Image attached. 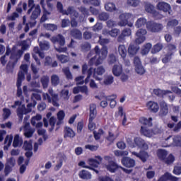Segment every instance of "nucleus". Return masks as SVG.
I'll use <instances>...</instances> for the list:
<instances>
[{
    "label": "nucleus",
    "mask_w": 181,
    "mask_h": 181,
    "mask_svg": "<svg viewBox=\"0 0 181 181\" xmlns=\"http://www.w3.org/2000/svg\"><path fill=\"white\" fill-rule=\"evenodd\" d=\"M94 52L96 56H94L89 60L88 64L90 66H100V64H103V62L107 59V55L108 54L107 47L103 46L100 49V47L96 45L94 48Z\"/></svg>",
    "instance_id": "1"
},
{
    "label": "nucleus",
    "mask_w": 181,
    "mask_h": 181,
    "mask_svg": "<svg viewBox=\"0 0 181 181\" xmlns=\"http://www.w3.org/2000/svg\"><path fill=\"white\" fill-rule=\"evenodd\" d=\"M17 108V115L18 117L19 121L22 122V119H23V115H26V114H29V112H32V107H33V104L29 103L27 105V108L25 105H22V102L17 100L15 101L14 105H11V108Z\"/></svg>",
    "instance_id": "2"
},
{
    "label": "nucleus",
    "mask_w": 181,
    "mask_h": 181,
    "mask_svg": "<svg viewBox=\"0 0 181 181\" xmlns=\"http://www.w3.org/2000/svg\"><path fill=\"white\" fill-rule=\"evenodd\" d=\"M28 74V65L26 64H22L20 66V71L18 74V78H17V97H21L22 96V88H21V86H22V82L23 80H25V75Z\"/></svg>",
    "instance_id": "3"
},
{
    "label": "nucleus",
    "mask_w": 181,
    "mask_h": 181,
    "mask_svg": "<svg viewBox=\"0 0 181 181\" xmlns=\"http://www.w3.org/2000/svg\"><path fill=\"white\" fill-rule=\"evenodd\" d=\"M28 8H30L27 12L28 15H30V19L31 21H36L40 13H42V10L40 9V6L39 4L35 5L34 0H28Z\"/></svg>",
    "instance_id": "4"
},
{
    "label": "nucleus",
    "mask_w": 181,
    "mask_h": 181,
    "mask_svg": "<svg viewBox=\"0 0 181 181\" xmlns=\"http://www.w3.org/2000/svg\"><path fill=\"white\" fill-rule=\"evenodd\" d=\"M50 40L54 45H56V43H59V47L54 46L56 52H57L58 53H66V52H67V47H63V46L66 45V39L63 35H62V34H59L56 36L51 37Z\"/></svg>",
    "instance_id": "5"
},
{
    "label": "nucleus",
    "mask_w": 181,
    "mask_h": 181,
    "mask_svg": "<svg viewBox=\"0 0 181 181\" xmlns=\"http://www.w3.org/2000/svg\"><path fill=\"white\" fill-rule=\"evenodd\" d=\"M169 152L165 149H158L157 151V156L160 160H162L166 165H172L175 162V156L173 154H170Z\"/></svg>",
    "instance_id": "6"
},
{
    "label": "nucleus",
    "mask_w": 181,
    "mask_h": 181,
    "mask_svg": "<svg viewBox=\"0 0 181 181\" xmlns=\"http://www.w3.org/2000/svg\"><path fill=\"white\" fill-rule=\"evenodd\" d=\"M146 29L148 32H152V33H159L163 30V25L154 21H148L146 23Z\"/></svg>",
    "instance_id": "7"
},
{
    "label": "nucleus",
    "mask_w": 181,
    "mask_h": 181,
    "mask_svg": "<svg viewBox=\"0 0 181 181\" xmlns=\"http://www.w3.org/2000/svg\"><path fill=\"white\" fill-rule=\"evenodd\" d=\"M160 130H159L157 127H155L153 130H151L146 127H141V133L144 135V136H148L151 138V136H153L155 134L160 133Z\"/></svg>",
    "instance_id": "8"
},
{
    "label": "nucleus",
    "mask_w": 181,
    "mask_h": 181,
    "mask_svg": "<svg viewBox=\"0 0 181 181\" xmlns=\"http://www.w3.org/2000/svg\"><path fill=\"white\" fill-rule=\"evenodd\" d=\"M23 129L25 138H32V136H33V134H35L36 131L35 128H32V127H30V123L29 122H24Z\"/></svg>",
    "instance_id": "9"
},
{
    "label": "nucleus",
    "mask_w": 181,
    "mask_h": 181,
    "mask_svg": "<svg viewBox=\"0 0 181 181\" xmlns=\"http://www.w3.org/2000/svg\"><path fill=\"white\" fill-rule=\"evenodd\" d=\"M132 18V14L129 13H124L119 16L120 21L117 23L119 26H127L128 25V19Z\"/></svg>",
    "instance_id": "10"
},
{
    "label": "nucleus",
    "mask_w": 181,
    "mask_h": 181,
    "mask_svg": "<svg viewBox=\"0 0 181 181\" xmlns=\"http://www.w3.org/2000/svg\"><path fill=\"white\" fill-rule=\"evenodd\" d=\"M32 91H34V93L31 94V100H33V103L31 104H33L32 107H35L36 104H37V102L35 100H37V101H40V100H42L40 94H42V91L40 89H33Z\"/></svg>",
    "instance_id": "11"
},
{
    "label": "nucleus",
    "mask_w": 181,
    "mask_h": 181,
    "mask_svg": "<svg viewBox=\"0 0 181 181\" xmlns=\"http://www.w3.org/2000/svg\"><path fill=\"white\" fill-rule=\"evenodd\" d=\"M48 93L49 95H51V104L54 105V107H59V94L54 93L53 88H49Z\"/></svg>",
    "instance_id": "12"
},
{
    "label": "nucleus",
    "mask_w": 181,
    "mask_h": 181,
    "mask_svg": "<svg viewBox=\"0 0 181 181\" xmlns=\"http://www.w3.org/2000/svg\"><path fill=\"white\" fill-rule=\"evenodd\" d=\"M93 78L95 80H98V81H101L103 78L98 77V76H103L105 73V68L103 66H100L97 67L96 69H93Z\"/></svg>",
    "instance_id": "13"
},
{
    "label": "nucleus",
    "mask_w": 181,
    "mask_h": 181,
    "mask_svg": "<svg viewBox=\"0 0 181 181\" xmlns=\"http://www.w3.org/2000/svg\"><path fill=\"white\" fill-rule=\"evenodd\" d=\"M160 117H166V115L169 112V108L168 107V104L165 101H161L160 103Z\"/></svg>",
    "instance_id": "14"
},
{
    "label": "nucleus",
    "mask_w": 181,
    "mask_h": 181,
    "mask_svg": "<svg viewBox=\"0 0 181 181\" xmlns=\"http://www.w3.org/2000/svg\"><path fill=\"white\" fill-rule=\"evenodd\" d=\"M23 55V50L18 49L17 51H12L10 59H11V60H14V63H18V60H19Z\"/></svg>",
    "instance_id": "15"
},
{
    "label": "nucleus",
    "mask_w": 181,
    "mask_h": 181,
    "mask_svg": "<svg viewBox=\"0 0 181 181\" xmlns=\"http://www.w3.org/2000/svg\"><path fill=\"white\" fill-rule=\"evenodd\" d=\"M122 163L126 168H134L135 166V160L128 157H124L122 159Z\"/></svg>",
    "instance_id": "16"
},
{
    "label": "nucleus",
    "mask_w": 181,
    "mask_h": 181,
    "mask_svg": "<svg viewBox=\"0 0 181 181\" xmlns=\"http://www.w3.org/2000/svg\"><path fill=\"white\" fill-rule=\"evenodd\" d=\"M96 159H98V160L94 159V158H90L88 160V163L90 165V166H93V168H97L98 166L100 165L101 162H103V158L100 156H95Z\"/></svg>",
    "instance_id": "17"
},
{
    "label": "nucleus",
    "mask_w": 181,
    "mask_h": 181,
    "mask_svg": "<svg viewBox=\"0 0 181 181\" xmlns=\"http://www.w3.org/2000/svg\"><path fill=\"white\" fill-rule=\"evenodd\" d=\"M70 35L72 37H74V39H77L78 40H81L83 39V33L77 28L71 30Z\"/></svg>",
    "instance_id": "18"
},
{
    "label": "nucleus",
    "mask_w": 181,
    "mask_h": 181,
    "mask_svg": "<svg viewBox=\"0 0 181 181\" xmlns=\"http://www.w3.org/2000/svg\"><path fill=\"white\" fill-rule=\"evenodd\" d=\"M112 74L115 76V77H119L122 74V65L121 64H115L112 69Z\"/></svg>",
    "instance_id": "19"
},
{
    "label": "nucleus",
    "mask_w": 181,
    "mask_h": 181,
    "mask_svg": "<svg viewBox=\"0 0 181 181\" xmlns=\"http://www.w3.org/2000/svg\"><path fill=\"white\" fill-rule=\"evenodd\" d=\"M157 9L163 12H169L170 11V5L166 2H159L157 4Z\"/></svg>",
    "instance_id": "20"
},
{
    "label": "nucleus",
    "mask_w": 181,
    "mask_h": 181,
    "mask_svg": "<svg viewBox=\"0 0 181 181\" xmlns=\"http://www.w3.org/2000/svg\"><path fill=\"white\" fill-rule=\"evenodd\" d=\"M155 95L158 97H163V95H168L169 94H172V91L169 90H160V89H154L153 91Z\"/></svg>",
    "instance_id": "21"
},
{
    "label": "nucleus",
    "mask_w": 181,
    "mask_h": 181,
    "mask_svg": "<svg viewBox=\"0 0 181 181\" xmlns=\"http://www.w3.org/2000/svg\"><path fill=\"white\" fill-rule=\"evenodd\" d=\"M64 134V138H74L76 136V133L70 127H65Z\"/></svg>",
    "instance_id": "22"
},
{
    "label": "nucleus",
    "mask_w": 181,
    "mask_h": 181,
    "mask_svg": "<svg viewBox=\"0 0 181 181\" xmlns=\"http://www.w3.org/2000/svg\"><path fill=\"white\" fill-rule=\"evenodd\" d=\"M119 167L120 166L117 165L114 161H110L108 165H105L106 169L109 170V172H111L112 173H114L115 170L119 168Z\"/></svg>",
    "instance_id": "23"
},
{
    "label": "nucleus",
    "mask_w": 181,
    "mask_h": 181,
    "mask_svg": "<svg viewBox=\"0 0 181 181\" xmlns=\"http://www.w3.org/2000/svg\"><path fill=\"white\" fill-rule=\"evenodd\" d=\"M147 107L152 112H158V111H159V105L158 103L153 101H150L147 103Z\"/></svg>",
    "instance_id": "24"
},
{
    "label": "nucleus",
    "mask_w": 181,
    "mask_h": 181,
    "mask_svg": "<svg viewBox=\"0 0 181 181\" xmlns=\"http://www.w3.org/2000/svg\"><path fill=\"white\" fill-rule=\"evenodd\" d=\"M50 82V78L47 75H43L40 78V83L42 84V88L46 89L49 87V83Z\"/></svg>",
    "instance_id": "25"
},
{
    "label": "nucleus",
    "mask_w": 181,
    "mask_h": 181,
    "mask_svg": "<svg viewBox=\"0 0 181 181\" xmlns=\"http://www.w3.org/2000/svg\"><path fill=\"white\" fill-rule=\"evenodd\" d=\"M89 119H94L97 117V105L94 103L90 105Z\"/></svg>",
    "instance_id": "26"
},
{
    "label": "nucleus",
    "mask_w": 181,
    "mask_h": 181,
    "mask_svg": "<svg viewBox=\"0 0 181 181\" xmlns=\"http://www.w3.org/2000/svg\"><path fill=\"white\" fill-rule=\"evenodd\" d=\"M132 155H134V156H136V158H139L142 162H145L148 158H149V156L148 155V153L144 151L140 153H138L135 151L132 153Z\"/></svg>",
    "instance_id": "27"
},
{
    "label": "nucleus",
    "mask_w": 181,
    "mask_h": 181,
    "mask_svg": "<svg viewBox=\"0 0 181 181\" xmlns=\"http://www.w3.org/2000/svg\"><path fill=\"white\" fill-rule=\"evenodd\" d=\"M105 9L107 12H115L118 11V8H117L115 4L111 2H108L105 4Z\"/></svg>",
    "instance_id": "28"
},
{
    "label": "nucleus",
    "mask_w": 181,
    "mask_h": 181,
    "mask_svg": "<svg viewBox=\"0 0 181 181\" xmlns=\"http://www.w3.org/2000/svg\"><path fill=\"white\" fill-rule=\"evenodd\" d=\"M23 144V140L22 139V137L19 136V134H16L14 136L13 146L14 148H18V146H22Z\"/></svg>",
    "instance_id": "29"
},
{
    "label": "nucleus",
    "mask_w": 181,
    "mask_h": 181,
    "mask_svg": "<svg viewBox=\"0 0 181 181\" xmlns=\"http://www.w3.org/2000/svg\"><path fill=\"white\" fill-rule=\"evenodd\" d=\"M51 84L52 87H57L60 84V76L57 74H52L51 76Z\"/></svg>",
    "instance_id": "30"
},
{
    "label": "nucleus",
    "mask_w": 181,
    "mask_h": 181,
    "mask_svg": "<svg viewBox=\"0 0 181 181\" xmlns=\"http://www.w3.org/2000/svg\"><path fill=\"white\" fill-rule=\"evenodd\" d=\"M78 176L79 177H81V179H83L85 180H88L91 179V173L86 170H82L81 171H80L78 173Z\"/></svg>",
    "instance_id": "31"
},
{
    "label": "nucleus",
    "mask_w": 181,
    "mask_h": 181,
    "mask_svg": "<svg viewBox=\"0 0 181 181\" xmlns=\"http://www.w3.org/2000/svg\"><path fill=\"white\" fill-rule=\"evenodd\" d=\"M80 47L83 53H87L91 50V44L88 42H84L81 44Z\"/></svg>",
    "instance_id": "32"
},
{
    "label": "nucleus",
    "mask_w": 181,
    "mask_h": 181,
    "mask_svg": "<svg viewBox=\"0 0 181 181\" xmlns=\"http://www.w3.org/2000/svg\"><path fill=\"white\" fill-rule=\"evenodd\" d=\"M134 142L137 146L139 148H144V149H148V144H145V141L144 139L137 137L134 139Z\"/></svg>",
    "instance_id": "33"
},
{
    "label": "nucleus",
    "mask_w": 181,
    "mask_h": 181,
    "mask_svg": "<svg viewBox=\"0 0 181 181\" xmlns=\"http://www.w3.org/2000/svg\"><path fill=\"white\" fill-rule=\"evenodd\" d=\"M162 49H163V44H162L161 42H158L153 46L151 52L152 54H156V53H159V52H160Z\"/></svg>",
    "instance_id": "34"
},
{
    "label": "nucleus",
    "mask_w": 181,
    "mask_h": 181,
    "mask_svg": "<svg viewBox=\"0 0 181 181\" xmlns=\"http://www.w3.org/2000/svg\"><path fill=\"white\" fill-rule=\"evenodd\" d=\"M151 49H152V44L148 42L142 47L141 54L145 56L149 53Z\"/></svg>",
    "instance_id": "35"
},
{
    "label": "nucleus",
    "mask_w": 181,
    "mask_h": 181,
    "mask_svg": "<svg viewBox=\"0 0 181 181\" xmlns=\"http://www.w3.org/2000/svg\"><path fill=\"white\" fill-rule=\"evenodd\" d=\"M13 139V135H7L5 138L4 140V144L5 145L7 146H4V151H8V148H9V146H11V145H12V141Z\"/></svg>",
    "instance_id": "36"
},
{
    "label": "nucleus",
    "mask_w": 181,
    "mask_h": 181,
    "mask_svg": "<svg viewBox=\"0 0 181 181\" xmlns=\"http://www.w3.org/2000/svg\"><path fill=\"white\" fill-rule=\"evenodd\" d=\"M138 50H139V47L133 45H130L128 47V53L130 56H135L138 53Z\"/></svg>",
    "instance_id": "37"
},
{
    "label": "nucleus",
    "mask_w": 181,
    "mask_h": 181,
    "mask_svg": "<svg viewBox=\"0 0 181 181\" xmlns=\"http://www.w3.org/2000/svg\"><path fill=\"white\" fill-rule=\"evenodd\" d=\"M118 53L124 59L127 57V48L125 45H120L118 47Z\"/></svg>",
    "instance_id": "38"
},
{
    "label": "nucleus",
    "mask_w": 181,
    "mask_h": 181,
    "mask_svg": "<svg viewBox=\"0 0 181 181\" xmlns=\"http://www.w3.org/2000/svg\"><path fill=\"white\" fill-rule=\"evenodd\" d=\"M139 122L143 125H147V127H152V117L146 119V117H141Z\"/></svg>",
    "instance_id": "39"
},
{
    "label": "nucleus",
    "mask_w": 181,
    "mask_h": 181,
    "mask_svg": "<svg viewBox=\"0 0 181 181\" xmlns=\"http://www.w3.org/2000/svg\"><path fill=\"white\" fill-rule=\"evenodd\" d=\"M42 16L40 18V22L42 23H43V22H46V21H47L49 19V18L47 17V16L50 15V12H49L47 10H46V8H45L44 6H42Z\"/></svg>",
    "instance_id": "40"
},
{
    "label": "nucleus",
    "mask_w": 181,
    "mask_h": 181,
    "mask_svg": "<svg viewBox=\"0 0 181 181\" xmlns=\"http://www.w3.org/2000/svg\"><path fill=\"white\" fill-rule=\"evenodd\" d=\"M98 100H105L106 101H114L117 98V95H112L108 96H95Z\"/></svg>",
    "instance_id": "41"
},
{
    "label": "nucleus",
    "mask_w": 181,
    "mask_h": 181,
    "mask_svg": "<svg viewBox=\"0 0 181 181\" xmlns=\"http://www.w3.org/2000/svg\"><path fill=\"white\" fill-rule=\"evenodd\" d=\"M103 83L105 86H111L114 83V76L112 75L105 76Z\"/></svg>",
    "instance_id": "42"
},
{
    "label": "nucleus",
    "mask_w": 181,
    "mask_h": 181,
    "mask_svg": "<svg viewBox=\"0 0 181 181\" xmlns=\"http://www.w3.org/2000/svg\"><path fill=\"white\" fill-rule=\"evenodd\" d=\"M45 29L46 30H50L51 32H54V30H57V25L52 24V23H45L43 25Z\"/></svg>",
    "instance_id": "43"
},
{
    "label": "nucleus",
    "mask_w": 181,
    "mask_h": 181,
    "mask_svg": "<svg viewBox=\"0 0 181 181\" xmlns=\"http://www.w3.org/2000/svg\"><path fill=\"white\" fill-rule=\"evenodd\" d=\"M146 23H148V22L146 21L145 18H140L136 21L135 25L136 26V28H142V26H145V25L146 27Z\"/></svg>",
    "instance_id": "44"
},
{
    "label": "nucleus",
    "mask_w": 181,
    "mask_h": 181,
    "mask_svg": "<svg viewBox=\"0 0 181 181\" xmlns=\"http://www.w3.org/2000/svg\"><path fill=\"white\" fill-rule=\"evenodd\" d=\"M39 46L41 50H49L50 49V43L47 41L39 42Z\"/></svg>",
    "instance_id": "45"
},
{
    "label": "nucleus",
    "mask_w": 181,
    "mask_h": 181,
    "mask_svg": "<svg viewBox=\"0 0 181 181\" xmlns=\"http://www.w3.org/2000/svg\"><path fill=\"white\" fill-rule=\"evenodd\" d=\"M62 71L66 76L67 80H73V74L70 72V68L65 67L62 69Z\"/></svg>",
    "instance_id": "46"
},
{
    "label": "nucleus",
    "mask_w": 181,
    "mask_h": 181,
    "mask_svg": "<svg viewBox=\"0 0 181 181\" xmlns=\"http://www.w3.org/2000/svg\"><path fill=\"white\" fill-rule=\"evenodd\" d=\"M16 65V62H8L6 65V71L8 74L13 73V69H15V66Z\"/></svg>",
    "instance_id": "47"
},
{
    "label": "nucleus",
    "mask_w": 181,
    "mask_h": 181,
    "mask_svg": "<svg viewBox=\"0 0 181 181\" xmlns=\"http://www.w3.org/2000/svg\"><path fill=\"white\" fill-rule=\"evenodd\" d=\"M83 4H90L93 6H100L101 5V1L100 0H83Z\"/></svg>",
    "instance_id": "48"
},
{
    "label": "nucleus",
    "mask_w": 181,
    "mask_h": 181,
    "mask_svg": "<svg viewBox=\"0 0 181 181\" xmlns=\"http://www.w3.org/2000/svg\"><path fill=\"white\" fill-rule=\"evenodd\" d=\"M66 114L64 113V111L61 110L57 113V118H58V122H57V125H61L62 121L64 119Z\"/></svg>",
    "instance_id": "49"
},
{
    "label": "nucleus",
    "mask_w": 181,
    "mask_h": 181,
    "mask_svg": "<svg viewBox=\"0 0 181 181\" xmlns=\"http://www.w3.org/2000/svg\"><path fill=\"white\" fill-rule=\"evenodd\" d=\"M30 67L33 74H35V76H33V78L36 80V78L39 77V75H37V73H39L40 69L36 66V65H35V64H31Z\"/></svg>",
    "instance_id": "50"
},
{
    "label": "nucleus",
    "mask_w": 181,
    "mask_h": 181,
    "mask_svg": "<svg viewBox=\"0 0 181 181\" xmlns=\"http://www.w3.org/2000/svg\"><path fill=\"white\" fill-rule=\"evenodd\" d=\"M42 119V115H37L36 116H34L31 118L30 122L33 127H35L36 125V122H38V121H40Z\"/></svg>",
    "instance_id": "51"
},
{
    "label": "nucleus",
    "mask_w": 181,
    "mask_h": 181,
    "mask_svg": "<svg viewBox=\"0 0 181 181\" xmlns=\"http://www.w3.org/2000/svg\"><path fill=\"white\" fill-rule=\"evenodd\" d=\"M172 56H173V52H168L162 59L163 63H168V62H170V60H172Z\"/></svg>",
    "instance_id": "52"
},
{
    "label": "nucleus",
    "mask_w": 181,
    "mask_h": 181,
    "mask_svg": "<svg viewBox=\"0 0 181 181\" xmlns=\"http://www.w3.org/2000/svg\"><path fill=\"white\" fill-rule=\"evenodd\" d=\"M116 138H118L117 134H114L112 132H109V135L107 137V141H110V142H114Z\"/></svg>",
    "instance_id": "53"
},
{
    "label": "nucleus",
    "mask_w": 181,
    "mask_h": 181,
    "mask_svg": "<svg viewBox=\"0 0 181 181\" xmlns=\"http://www.w3.org/2000/svg\"><path fill=\"white\" fill-rule=\"evenodd\" d=\"M135 70L136 73H137V74H139V76H142L146 73L145 68H144L142 65H139L138 66H136Z\"/></svg>",
    "instance_id": "54"
},
{
    "label": "nucleus",
    "mask_w": 181,
    "mask_h": 181,
    "mask_svg": "<svg viewBox=\"0 0 181 181\" xmlns=\"http://www.w3.org/2000/svg\"><path fill=\"white\" fill-rule=\"evenodd\" d=\"M56 56L58 60L61 62V63H67V62H69V57H67V56L64 54H61V55L57 54Z\"/></svg>",
    "instance_id": "55"
},
{
    "label": "nucleus",
    "mask_w": 181,
    "mask_h": 181,
    "mask_svg": "<svg viewBox=\"0 0 181 181\" xmlns=\"http://www.w3.org/2000/svg\"><path fill=\"white\" fill-rule=\"evenodd\" d=\"M145 9L148 13H152L155 11V6L149 3H147L145 5Z\"/></svg>",
    "instance_id": "56"
},
{
    "label": "nucleus",
    "mask_w": 181,
    "mask_h": 181,
    "mask_svg": "<svg viewBox=\"0 0 181 181\" xmlns=\"http://www.w3.org/2000/svg\"><path fill=\"white\" fill-rule=\"evenodd\" d=\"M146 33H148V32L145 29L140 28L136 31V36H139L140 37H145V35H146Z\"/></svg>",
    "instance_id": "57"
},
{
    "label": "nucleus",
    "mask_w": 181,
    "mask_h": 181,
    "mask_svg": "<svg viewBox=\"0 0 181 181\" xmlns=\"http://www.w3.org/2000/svg\"><path fill=\"white\" fill-rule=\"evenodd\" d=\"M57 119L54 117H51L49 119V125L51 128H49V132H52L54 129V125L56 124Z\"/></svg>",
    "instance_id": "58"
},
{
    "label": "nucleus",
    "mask_w": 181,
    "mask_h": 181,
    "mask_svg": "<svg viewBox=\"0 0 181 181\" xmlns=\"http://www.w3.org/2000/svg\"><path fill=\"white\" fill-rule=\"evenodd\" d=\"M167 49L168 53H173V54H175V52H176V45L173 44H168Z\"/></svg>",
    "instance_id": "59"
},
{
    "label": "nucleus",
    "mask_w": 181,
    "mask_h": 181,
    "mask_svg": "<svg viewBox=\"0 0 181 181\" xmlns=\"http://www.w3.org/2000/svg\"><path fill=\"white\" fill-rule=\"evenodd\" d=\"M145 40H146V37L136 36L134 43H136V45H142V43H144V42H145Z\"/></svg>",
    "instance_id": "60"
},
{
    "label": "nucleus",
    "mask_w": 181,
    "mask_h": 181,
    "mask_svg": "<svg viewBox=\"0 0 181 181\" xmlns=\"http://www.w3.org/2000/svg\"><path fill=\"white\" fill-rule=\"evenodd\" d=\"M23 148V149H25V151H32L33 149L32 143L28 141H25Z\"/></svg>",
    "instance_id": "61"
},
{
    "label": "nucleus",
    "mask_w": 181,
    "mask_h": 181,
    "mask_svg": "<svg viewBox=\"0 0 181 181\" xmlns=\"http://www.w3.org/2000/svg\"><path fill=\"white\" fill-rule=\"evenodd\" d=\"M98 18L100 21H105L110 18V15L105 12H103L99 14Z\"/></svg>",
    "instance_id": "62"
},
{
    "label": "nucleus",
    "mask_w": 181,
    "mask_h": 181,
    "mask_svg": "<svg viewBox=\"0 0 181 181\" xmlns=\"http://www.w3.org/2000/svg\"><path fill=\"white\" fill-rule=\"evenodd\" d=\"M79 12H81L82 15L84 16H88V9H87L85 6H81L78 8Z\"/></svg>",
    "instance_id": "63"
},
{
    "label": "nucleus",
    "mask_w": 181,
    "mask_h": 181,
    "mask_svg": "<svg viewBox=\"0 0 181 181\" xmlns=\"http://www.w3.org/2000/svg\"><path fill=\"white\" fill-rule=\"evenodd\" d=\"M170 173H165L157 181H168L170 179Z\"/></svg>",
    "instance_id": "64"
}]
</instances>
